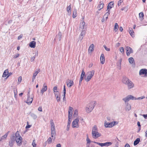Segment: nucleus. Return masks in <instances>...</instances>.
I'll list each match as a JSON object with an SVG mask.
<instances>
[{
	"mask_svg": "<svg viewBox=\"0 0 147 147\" xmlns=\"http://www.w3.org/2000/svg\"><path fill=\"white\" fill-rule=\"evenodd\" d=\"M122 82L123 84L127 86L128 89L129 90L132 88L134 87V83L126 77H123Z\"/></svg>",
	"mask_w": 147,
	"mask_h": 147,
	"instance_id": "nucleus-1",
	"label": "nucleus"
},
{
	"mask_svg": "<svg viewBox=\"0 0 147 147\" xmlns=\"http://www.w3.org/2000/svg\"><path fill=\"white\" fill-rule=\"evenodd\" d=\"M92 138L96 139L101 136V134L98 132V129L96 125L94 126L92 128Z\"/></svg>",
	"mask_w": 147,
	"mask_h": 147,
	"instance_id": "nucleus-2",
	"label": "nucleus"
},
{
	"mask_svg": "<svg viewBox=\"0 0 147 147\" xmlns=\"http://www.w3.org/2000/svg\"><path fill=\"white\" fill-rule=\"evenodd\" d=\"M14 139V140H16L17 145L18 146H20L22 144V138L20 134L19 133L18 131H17L15 134V136H13V139Z\"/></svg>",
	"mask_w": 147,
	"mask_h": 147,
	"instance_id": "nucleus-3",
	"label": "nucleus"
},
{
	"mask_svg": "<svg viewBox=\"0 0 147 147\" xmlns=\"http://www.w3.org/2000/svg\"><path fill=\"white\" fill-rule=\"evenodd\" d=\"M96 105L95 101L91 102L86 107V111L87 113H89L93 110Z\"/></svg>",
	"mask_w": 147,
	"mask_h": 147,
	"instance_id": "nucleus-4",
	"label": "nucleus"
},
{
	"mask_svg": "<svg viewBox=\"0 0 147 147\" xmlns=\"http://www.w3.org/2000/svg\"><path fill=\"white\" fill-rule=\"evenodd\" d=\"M95 71L94 70L88 71L86 74V78H85V80L86 82L89 81L92 77L94 76Z\"/></svg>",
	"mask_w": 147,
	"mask_h": 147,
	"instance_id": "nucleus-5",
	"label": "nucleus"
},
{
	"mask_svg": "<svg viewBox=\"0 0 147 147\" xmlns=\"http://www.w3.org/2000/svg\"><path fill=\"white\" fill-rule=\"evenodd\" d=\"M118 124V122L116 121H113L111 123H109L107 122L106 121H105L104 126L106 128L107 127H111Z\"/></svg>",
	"mask_w": 147,
	"mask_h": 147,
	"instance_id": "nucleus-6",
	"label": "nucleus"
},
{
	"mask_svg": "<svg viewBox=\"0 0 147 147\" xmlns=\"http://www.w3.org/2000/svg\"><path fill=\"white\" fill-rule=\"evenodd\" d=\"M134 99H135L134 96L131 95H129L123 98L122 99V100L124 101L125 103H128V102L130 100H134Z\"/></svg>",
	"mask_w": 147,
	"mask_h": 147,
	"instance_id": "nucleus-7",
	"label": "nucleus"
},
{
	"mask_svg": "<svg viewBox=\"0 0 147 147\" xmlns=\"http://www.w3.org/2000/svg\"><path fill=\"white\" fill-rule=\"evenodd\" d=\"M139 74L141 77H147V69H141L139 71Z\"/></svg>",
	"mask_w": 147,
	"mask_h": 147,
	"instance_id": "nucleus-8",
	"label": "nucleus"
},
{
	"mask_svg": "<svg viewBox=\"0 0 147 147\" xmlns=\"http://www.w3.org/2000/svg\"><path fill=\"white\" fill-rule=\"evenodd\" d=\"M79 119L77 118L72 122V127L73 128H77L79 127Z\"/></svg>",
	"mask_w": 147,
	"mask_h": 147,
	"instance_id": "nucleus-9",
	"label": "nucleus"
},
{
	"mask_svg": "<svg viewBox=\"0 0 147 147\" xmlns=\"http://www.w3.org/2000/svg\"><path fill=\"white\" fill-rule=\"evenodd\" d=\"M73 111V108L71 107H69L68 110V120H71V118L72 117V112Z\"/></svg>",
	"mask_w": 147,
	"mask_h": 147,
	"instance_id": "nucleus-10",
	"label": "nucleus"
},
{
	"mask_svg": "<svg viewBox=\"0 0 147 147\" xmlns=\"http://www.w3.org/2000/svg\"><path fill=\"white\" fill-rule=\"evenodd\" d=\"M29 92H28L27 94L28 98L26 101L25 102L28 104L30 105L32 103L33 100V98L32 97H30L29 96Z\"/></svg>",
	"mask_w": 147,
	"mask_h": 147,
	"instance_id": "nucleus-11",
	"label": "nucleus"
},
{
	"mask_svg": "<svg viewBox=\"0 0 147 147\" xmlns=\"http://www.w3.org/2000/svg\"><path fill=\"white\" fill-rule=\"evenodd\" d=\"M126 53L127 56H129L131 53H132L133 52V50L129 47H126Z\"/></svg>",
	"mask_w": 147,
	"mask_h": 147,
	"instance_id": "nucleus-12",
	"label": "nucleus"
},
{
	"mask_svg": "<svg viewBox=\"0 0 147 147\" xmlns=\"http://www.w3.org/2000/svg\"><path fill=\"white\" fill-rule=\"evenodd\" d=\"M47 90V86L46 84L45 83H44L43 84V86L40 90V93L42 94H43V93L46 91Z\"/></svg>",
	"mask_w": 147,
	"mask_h": 147,
	"instance_id": "nucleus-13",
	"label": "nucleus"
},
{
	"mask_svg": "<svg viewBox=\"0 0 147 147\" xmlns=\"http://www.w3.org/2000/svg\"><path fill=\"white\" fill-rule=\"evenodd\" d=\"M125 109L126 111H129L131 110V107L130 104H129V103H125Z\"/></svg>",
	"mask_w": 147,
	"mask_h": 147,
	"instance_id": "nucleus-14",
	"label": "nucleus"
},
{
	"mask_svg": "<svg viewBox=\"0 0 147 147\" xmlns=\"http://www.w3.org/2000/svg\"><path fill=\"white\" fill-rule=\"evenodd\" d=\"M55 129H51V136L53 140H54L55 139Z\"/></svg>",
	"mask_w": 147,
	"mask_h": 147,
	"instance_id": "nucleus-15",
	"label": "nucleus"
},
{
	"mask_svg": "<svg viewBox=\"0 0 147 147\" xmlns=\"http://www.w3.org/2000/svg\"><path fill=\"white\" fill-rule=\"evenodd\" d=\"M85 26V22L83 21L81 22L80 24V26H79L80 29V30H84V27Z\"/></svg>",
	"mask_w": 147,
	"mask_h": 147,
	"instance_id": "nucleus-16",
	"label": "nucleus"
},
{
	"mask_svg": "<svg viewBox=\"0 0 147 147\" xmlns=\"http://www.w3.org/2000/svg\"><path fill=\"white\" fill-rule=\"evenodd\" d=\"M114 3L113 2H111L109 3L107 6V11H110V10L113 7Z\"/></svg>",
	"mask_w": 147,
	"mask_h": 147,
	"instance_id": "nucleus-17",
	"label": "nucleus"
},
{
	"mask_svg": "<svg viewBox=\"0 0 147 147\" xmlns=\"http://www.w3.org/2000/svg\"><path fill=\"white\" fill-rule=\"evenodd\" d=\"M66 83L67 86L70 87L73 85L74 83L72 81L70 80H68L67 82Z\"/></svg>",
	"mask_w": 147,
	"mask_h": 147,
	"instance_id": "nucleus-18",
	"label": "nucleus"
},
{
	"mask_svg": "<svg viewBox=\"0 0 147 147\" xmlns=\"http://www.w3.org/2000/svg\"><path fill=\"white\" fill-rule=\"evenodd\" d=\"M55 96L56 97L57 100V102H59L60 100V95L59 93H55Z\"/></svg>",
	"mask_w": 147,
	"mask_h": 147,
	"instance_id": "nucleus-19",
	"label": "nucleus"
},
{
	"mask_svg": "<svg viewBox=\"0 0 147 147\" xmlns=\"http://www.w3.org/2000/svg\"><path fill=\"white\" fill-rule=\"evenodd\" d=\"M36 42L34 41L31 42L29 44V46L31 48H34L36 47Z\"/></svg>",
	"mask_w": 147,
	"mask_h": 147,
	"instance_id": "nucleus-20",
	"label": "nucleus"
},
{
	"mask_svg": "<svg viewBox=\"0 0 147 147\" xmlns=\"http://www.w3.org/2000/svg\"><path fill=\"white\" fill-rule=\"evenodd\" d=\"M100 59L101 63L102 64H103L105 63V60L104 55L103 54H101Z\"/></svg>",
	"mask_w": 147,
	"mask_h": 147,
	"instance_id": "nucleus-21",
	"label": "nucleus"
},
{
	"mask_svg": "<svg viewBox=\"0 0 147 147\" xmlns=\"http://www.w3.org/2000/svg\"><path fill=\"white\" fill-rule=\"evenodd\" d=\"M104 6V4L102 2H100L99 4L98 5V9L99 10H100L101 9L103 8Z\"/></svg>",
	"mask_w": 147,
	"mask_h": 147,
	"instance_id": "nucleus-22",
	"label": "nucleus"
},
{
	"mask_svg": "<svg viewBox=\"0 0 147 147\" xmlns=\"http://www.w3.org/2000/svg\"><path fill=\"white\" fill-rule=\"evenodd\" d=\"M50 124L51 125V129H55V125L53 119L51 120Z\"/></svg>",
	"mask_w": 147,
	"mask_h": 147,
	"instance_id": "nucleus-23",
	"label": "nucleus"
},
{
	"mask_svg": "<svg viewBox=\"0 0 147 147\" xmlns=\"http://www.w3.org/2000/svg\"><path fill=\"white\" fill-rule=\"evenodd\" d=\"M144 14L143 12H141L139 13V17L140 20L142 21L144 19Z\"/></svg>",
	"mask_w": 147,
	"mask_h": 147,
	"instance_id": "nucleus-24",
	"label": "nucleus"
},
{
	"mask_svg": "<svg viewBox=\"0 0 147 147\" xmlns=\"http://www.w3.org/2000/svg\"><path fill=\"white\" fill-rule=\"evenodd\" d=\"M107 12L105 14L104 17H105L106 20H107L108 18V17L109 16V15L110 14V11H107V10L106 11Z\"/></svg>",
	"mask_w": 147,
	"mask_h": 147,
	"instance_id": "nucleus-25",
	"label": "nucleus"
},
{
	"mask_svg": "<svg viewBox=\"0 0 147 147\" xmlns=\"http://www.w3.org/2000/svg\"><path fill=\"white\" fill-rule=\"evenodd\" d=\"M39 72V70L38 71H35L33 74V77H32V82H33L34 81V80L35 79L36 76L38 74Z\"/></svg>",
	"mask_w": 147,
	"mask_h": 147,
	"instance_id": "nucleus-26",
	"label": "nucleus"
},
{
	"mask_svg": "<svg viewBox=\"0 0 147 147\" xmlns=\"http://www.w3.org/2000/svg\"><path fill=\"white\" fill-rule=\"evenodd\" d=\"M94 49V46L93 44H91L89 48V51L91 52L93 51Z\"/></svg>",
	"mask_w": 147,
	"mask_h": 147,
	"instance_id": "nucleus-27",
	"label": "nucleus"
},
{
	"mask_svg": "<svg viewBox=\"0 0 147 147\" xmlns=\"http://www.w3.org/2000/svg\"><path fill=\"white\" fill-rule=\"evenodd\" d=\"M71 4L69 5L67 9V11L68 12V14H70L71 13Z\"/></svg>",
	"mask_w": 147,
	"mask_h": 147,
	"instance_id": "nucleus-28",
	"label": "nucleus"
},
{
	"mask_svg": "<svg viewBox=\"0 0 147 147\" xmlns=\"http://www.w3.org/2000/svg\"><path fill=\"white\" fill-rule=\"evenodd\" d=\"M9 72L7 69H6L4 71L2 77H6L8 74Z\"/></svg>",
	"mask_w": 147,
	"mask_h": 147,
	"instance_id": "nucleus-29",
	"label": "nucleus"
},
{
	"mask_svg": "<svg viewBox=\"0 0 147 147\" xmlns=\"http://www.w3.org/2000/svg\"><path fill=\"white\" fill-rule=\"evenodd\" d=\"M112 143L111 142H107L104 143V146L108 147L112 145Z\"/></svg>",
	"mask_w": 147,
	"mask_h": 147,
	"instance_id": "nucleus-30",
	"label": "nucleus"
},
{
	"mask_svg": "<svg viewBox=\"0 0 147 147\" xmlns=\"http://www.w3.org/2000/svg\"><path fill=\"white\" fill-rule=\"evenodd\" d=\"M140 141V139L137 138L134 142V146H136L138 144L139 142Z\"/></svg>",
	"mask_w": 147,
	"mask_h": 147,
	"instance_id": "nucleus-31",
	"label": "nucleus"
},
{
	"mask_svg": "<svg viewBox=\"0 0 147 147\" xmlns=\"http://www.w3.org/2000/svg\"><path fill=\"white\" fill-rule=\"evenodd\" d=\"M71 121V120H68L66 129V130L67 131L69 130Z\"/></svg>",
	"mask_w": 147,
	"mask_h": 147,
	"instance_id": "nucleus-32",
	"label": "nucleus"
},
{
	"mask_svg": "<svg viewBox=\"0 0 147 147\" xmlns=\"http://www.w3.org/2000/svg\"><path fill=\"white\" fill-rule=\"evenodd\" d=\"M128 61L129 63L131 64L133 63L134 62V59L132 57H130L128 59Z\"/></svg>",
	"mask_w": 147,
	"mask_h": 147,
	"instance_id": "nucleus-33",
	"label": "nucleus"
},
{
	"mask_svg": "<svg viewBox=\"0 0 147 147\" xmlns=\"http://www.w3.org/2000/svg\"><path fill=\"white\" fill-rule=\"evenodd\" d=\"M129 33L132 37H134V32L132 28H131V30H129Z\"/></svg>",
	"mask_w": 147,
	"mask_h": 147,
	"instance_id": "nucleus-34",
	"label": "nucleus"
},
{
	"mask_svg": "<svg viewBox=\"0 0 147 147\" xmlns=\"http://www.w3.org/2000/svg\"><path fill=\"white\" fill-rule=\"evenodd\" d=\"M77 16V11L75 9L73 12V18H75Z\"/></svg>",
	"mask_w": 147,
	"mask_h": 147,
	"instance_id": "nucleus-35",
	"label": "nucleus"
},
{
	"mask_svg": "<svg viewBox=\"0 0 147 147\" xmlns=\"http://www.w3.org/2000/svg\"><path fill=\"white\" fill-rule=\"evenodd\" d=\"M118 27L119 26L118 24L117 23H115L114 28V30L115 31V32H116L118 30Z\"/></svg>",
	"mask_w": 147,
	"mask_h": 147,
	"instance_id": "nucleus-36",
	"label": "nucleus"
},
{
	"mask_svg": "<svg viewBox=\"0 0 147 147\" xmlns=\"http://www.w3.org/2000/svg\"><path fill=\"white\" fill-rule=\"evenodd\" d=\"M53 140L52 138L51 137L49 138L46 141L48 144H51L52 142V140Z\"/></svg>",
	"mask_w": 147,
	"mask_h": 147,
	"instance_id": "nucleus-37",
	"label": "nucleus"
},
{
	"mask_svg": "<svg viewBox=\"0 0 147 147\" xmlns=\"http://www.w3.org/2000/svg\"><path fill=\"white\" fill-rule=\"evenodd\" d=\"M78 114V111L77 109H76L74 110V114L73 116L74 117H76Z\"/></svg>",
	"mask_w": 147,
	"mask_h": 147,
	"instance_id": "nucleus-38",
	"label": "nucleus"
},
{
	"mask_svg": "<svg viewBox=\"0 0 147 147\" xmlns=\"http://www.w3.org/2000/svg\"><path fill=\"white\" fill-rule=\"evenodd\" d=\"M81 34L80 35V36H82L83 37L84 36V35L86 33V30H81Z\"/></svg>",
	"mask_w": 147,
	"mask_h": 147,
	"instance_id": "nucleus-39",
	"label": "nucleus"
},
{
	"mask_svg": "<svg viewBox=\"0 0 147 147\" xmlns=\"http://www.w3.org/2000/svg\"><path fill=\"white\" fill-rule=\"evenodd\" d=\"M14 141L15 140H14L13 139V140H11V141L9 142V144L10 146L12 147L13 146V143L14 142Z\"/></svg>",
	"mask_w": 147,
	"mask_h": 147,
	"instance_id": "nucleus-40",
	"label": "nucleus"
},
{
	"mask_svg": "<svg viewBox=\"0 0 147 147\" xmlns=\"http://www.w3.org/2000/svg\"><path fill=\"white\" fill-rule=\"evenodd\" d=\"M57 86H55L53 88V91L55 93H58V91H57Z\"/></svg>",
	"mask_w": 147,
	"mask_h": 147,
	"instance_id": "nucleus-41",
	"label": "nucleus"
},
{
	"mask_svg": "<svg viewBox=\"0 0 147 147\" xmlns=\"http://www.w3.org/2000/svg\"><path fill=\"white\" fill-rule=\"evenodd\" d=\"M13 91L14 92V96L16 98L17 97V95L18 93L17 90V89H13Z\"/></svg>",
	"mask_w": 147,
	"mask_h": 147,
	"instance_id": "nucleus-42",
	"label": "nucleus"
},
{
	"mask_svg": "<svg viewBox=\"0 0 147 147\" xmlns=\"http://www.w3.org/2000/svg\"><path fill=\"white\" fill-rule=\"evenodd\" d=\"M145 98L144 96H142L141 97H139L138 98H136V97H134V98L135 99H134V100H141L142 99L144 98Z\"/></svg>",
	"mask_w": 147,
	"mask_h": 147,
	"instance_id": "nucleus-43",
	"label": "nucleus"
},
{
	"mask_svg": "<svg viewBox=\"0 0 147 147\" xmlns=\"http://www.w3.org/2000/svg\"><path fill=\"white\" fill-rule=\"evenodd\" d=\"M85 76V73L83 69L82 71V74L81 76V77L83 78L84 76Z\"/></svg>",
	"mask_w": 147,
	"mask_h": 147,
	"instance_id": "nucleus-44",
	"label": "nucleus"
},
{
	"mask_svg": "<svg viewBox=\"0 0 147 147\" xmlns=\"http://www.w3.org/2000/svg\"><path fill=\"white\" fill-rule=\"evenodd\" d=\"M32 117L34 119H36L37 117V116L34 113H32L31 114Z\"/></svg>",
	"mask_w": 147,
	"mask_h": 147,
	"instance_id": "nucleus-45",
	"label": "nucleus"
},
{
	"mask_svg": "<svg viewBox=\"0 0 147 147\" xmlns=\"http://www.w3.org/2000/svg\"><path fill=\"white\" fill-rule=\"evenodd\" d=\"M123 0H120L118 1L117 5L118 6L121 5L123 3Z\"/></svg>",
	"mask_w": 147,
	"mask_h": 147,
	"instance_id": "nucleus-46",
	"label": "nucleus"
},
{
	"mask_svg": "<svg viewBox=\"0 0 147 147\" xmlns=\"http://www.w3.org/2000/svg\"><path fill=\"white\" fill-rule=\"evenodd\" d=\"M22 80V77L21 76H20L18 78V84H20Z\"/></svg>",
	"mask_w": 147,
	"mask_h": 147,
	"instance_id": "nucleus-47",
	"label": "nucleus"
},
{
	"mask_svg": "<svg viewBox=\"0 0 147 147\" xmlns=\"http://www.w3.org/2000/svg\"><path fill=\"white\" fill-rule=\"evenodd\" d=\"M86 141H87V144L86 145L87 146H88V144H89L90 143V139L87 137L86 139Z\"/></svg>",
	"mask_w": 147,
	"mask_h": 147,
	"instance_id": "nucleus-48",
	"label": "nucleus"
},
{
	"mask_svg": "<svg viewBox=\"0 0 147 147\" xmlns=\"http://www.w3.org/2000/svg\"><path fill=\"white\" fill-rule=\"evenodd\" d=\"M20 55V54L18 53H17L15 55H14L13 56V58L14 59H16Z\"/></svg>",
	"mask_w": 147,
	"mask_h": 147,
	"instance_id": "nucleus-49",
	"label": "nucleus"
},
{
	"mask_svg": "<svg viewBox=\"0 0 147 147\" xmlns=\"http://www.w3.org/2000/svg\"><path fill=\"white\" fill-rule=\"evenodd\" d=\"M95 143L98 145H99L101 147L104 146V143H100L97 142H95Z\"/></svg>",
	"mask_w": 147,
	"mask_h": 147,
	"instance_id": "nucleus-50",
	"label": "nucleus"
},
{
	"mask_svg": "<svg viewBox=\"0 0 147 147\" xmlns=\"http://www.w3.org/2000/svg\"><path fill=\"white\" fill-rule=\"evenodd\" d=\"M103 47L106 51H110V48H107L105 45H104Z\"/></svg>",
	"mask_w": 147,
	"mask_h": 147,
	"instance_id": "nucleus-51",
	"label": "nucleus"
},
{
	"mask_svg": "<svg viewBox=\"0 0 147 147\" xmlns=\"http://www.w3.org/2000/svg\"><path fill=\"white\" fill-rule=\"evenodd\" d=\"M32 145L33 147H36V144L34 140H33L32 144Z\"/></svg>",
	"mask_w": 147,
	"mask_h": 147,
	"instance_id": "nucleus-52",
	"label": "nucleus"
},
{
	"mask_svg": "<svg viewBox=\"0 0 147 147\" xmlns=\"http://www.w3.org/2000/svg\"><path fill=\"white\" fill-rule=\"evenodd\" d=\"M120 51L122 53H124V51L123 47L120 48Z\"/></svg>",
	"mask_w": 147,
	"mask_h": 147,
	"instance_id": "nucleus-53",
	"label": "nucleus"
},
{
	"mask_svg": "<svg viewBox=\"0 0 147 147\" xmlns=\"http://www.w3.org/2000/svg\"><path fill=\"white\" fill-rule=\"evenodd\" d=\"M63 94H66V89L65 85H64L63 86Z\"/></svg>",
	"mask_w": 147,
	"mask_h": 147,
	"instance_id": "nucleus-54",
	"label": "nucleus"
},
{
	"mask_svg": "<svg viewBox=\"0 0 147 147\" xmlns=\"http://www.w3.org/2000/svg\"><path fill=\"white\" fill-rule=\"evenodd\" d=\"M63 101H65V102H66V99L65 98V94H63Z\"/></svg>",
	"mask_w": 147,
	"mask_h": 147,
	"instance_id": "nucleus-55",
	"label": "nucleus"
},
{
	"mask_svg": "<svg viewBox=\"0 0 147 147\" xmlns=\"http://www.w3.org/2000/svg\"><path fill=\"white\" fill-rule=\"evenodd\" d=\"M38 110L42 112V107L41 106L39 107L38 108Z\"/></svg>",
	"mask_w": 147,
	"mask_h": 147,
	"instance_id": "nucleus-56",
	"label": "nucleus"
},
{
	"mask_svg": "<svg viewBox=\"0 0 147 147\" xmlns=\"http://www.w3.org/2000/svg\"><path fill=\"white\" fill-rule=\"evenodd\" d=\"M23 36V35L22 34H20L18 38V40H20L21 38Z\"/></svg>",
	"mask_w": 147,
	"mask_h": 147,
	"instance_id": "nucleus-57",
	"label": "nucleus"
},
{
	"mask_svg": "<svg viewBox=\"0 0 147 147\" xmlns=\"http://www.w3.org/2000/svg\"><path fill=\"white\" fill-rule=\"evenodd\" d=\"M142 116L145 119H147V114H143L142 115Z\"/></svg>",
	"mask_w": 147,
	"mask_h": 147,
	"instance_id": "nucleus-58",
	"label": "nucleus"
},
{
	"mask_svg": "<svg viewBox=\"0 0 147 147\" xmlns=\"http://www.w3.org/2000/svg\"><path fill=\"white\" fill-rule=\"evenodd\" d=\"M35 59V57H32L31 58V61L32 62L34 61V59Z\"/></svg>",
	"mask_w": 147,
	"mask_h": 147,
	"instance_id": "nucleus-59",
	"label": "nucleus"
},
{
	"mask_svg": "<svg viewBox=\"0 0 147 147\" xmlns=\"http://www.w3.org/2000/svg\"><path fill=\"white\" fill-rule=\"evenodd\" d=\"M8 133V132H7L6 134H5L3 136V137L4 138H6L7 137V136Z\"/></svg>",
	"mask_w": 147,
	"mask_h": 147,
	"instance_id": "nucleus-60",
	"label": "nucleus"
},
{
	"mask_svg": "<svg viewBox=\"0 0 147 147\" xmlns=\"http://www.w3.org/2000/svg\"><path fill=\"white\" fill-rule=\"evenodd\" d=\"M12 73H9L8 75V76H7V77L6 78V79H7L8 77H9L12 74Z\"/></svg>",
	"mask_w": 147,
	"mask_h": 147,
	"instance_id": "nucleus-61",
	"label": "nucleus"
},
{
	"mask_svg": "<svg viewBox=\"0 0 147 147\" xmlns=\"http://www.w3.org/2000/svg\"><path fill=\"white\" fill-rule=\"evenodd\" d=\"M123 28L121 26L119 28V30L121 32H122L123 30Z\"/></svg>",
	"mask_w": 147,
	"mask_h": 147,
	"instance_id": "nucleus-62",
	"label": "nucleus"
},
{
	"mask_svg": "<svg viewBox=\"0 0 147 147\" xmlns=\"http://www.w3.org/2000/svg\"><path fill=\"white\" fill-rule=\"evenodd\" d=\"M83 37L82 36H81L80 35L79 36V38L81 40H82L83 38Z\"/></svg>",
	"mask_w": 147,
	"mask_h": 147,
	"instance_id": "nucleus-63",
	"label": "nucleus"
},
{
	"mask_svg": "<svg viewBox=\"0 0 147 147\" xmlns=\"http://www.w3.org/2000/svg\"><path fill=\"white\" fill-rule=\"evenodd\" d=\"M124 147H130V146L128 144H127L125 145Z\"/></svg>",
	"mask_w": 147,
	"mask_h": 147,
	"instance_id": "nucleus-64",
	"label": "nucleus"
}]
</instances>
